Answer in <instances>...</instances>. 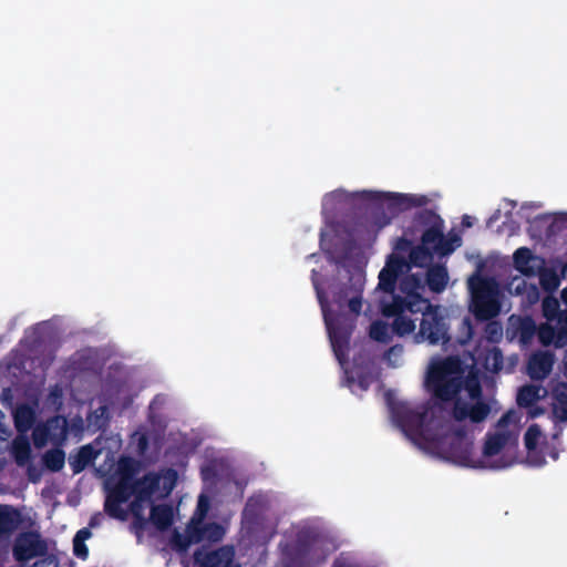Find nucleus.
<instances>
[{
	"label": "nucleus",
	"mask_w": 567,
	"mask_h": 567,
	"mask_svg": "<svg viewBox=\"0 0 567 567\" xmlns=\"http://www.w3.org/2000/svg\"><path fill=\"white\" fill-rule=\"evenodd\" d=\"M399 287L405 295L402 297L405 305L415 307L416 310L423 309V318L417 332L414 333V341L431 346L447 344L451 341L449 318L441 306L433 305L422 297L419 291L423 289L421 277L414 274L408 275L400 281Z\"/></svg>",
	"instance_id": "nucleus-1"
},
{
	"label": "nucleus",
	"mask_w": 567,
	"mask_h": 567,
	"mask_svg": "<svg viewBox=\"0 0 567 567\" xmlns=\"http://www.w3.org/2000/svg\"><path fill=\"white\" fill-rule=\"evenodd\" d=\"M311 282L323 313L333 353L339 363L343 364L347 361L350 339L354 329L353 319L344 313H332L329 310L327 295L321 287L319 272L316 269L311 271Z\"/></svg>",
	"instance_id": "nucleus-2"
},
{
	"label": "nucleus",
	"mask_w": 567,
	"mask_h": 567,
	"mask_svg": "<svg viewBox=\"0 0 567 567\" xmlns=\"http://www.w3.org/2000/svg\"><path fill=\"white\" fill-rule=\"evenodd\" d=\"M426 386L433 396L443 401H452L463 389V369L457 357H446L430 365Z\"/></svg>",
	"instance_id": "nucleus-3"
},
{
	"label": "nucleus",
	"mask_w": 567,
	"mask_h": 567,
	"mask_svg": "<svg viewBox=\"0 0 567 567\" xmlns=\"http://www.w3.org/2000/svg\"><path fill=\"white\" fill-rule=\"evenodd\" d=\"M393 421L402 432L419 447L425 450L435 433L429 422V410L425 406L413 409L406 402H390Z\"/></svg>",
	"instance_id": "nucleus-4"
},
{
	"label": "nucleus",
	"mask_w": 567,
	"mask_h": 567,
	"mask_svg": "<svg viewBox=\"0 0 567 567\" xmlns=\"http://www.w3.org/2000/svg\"><path fill=\"white\" fill-rule=\"evenodd\" d=\"M471 291L470 310L477 321H487L497 317L502 305L498 284L494 278L473 275L468 279Z\"/></svg>",
	"instance_id": "nucleus-5"
},
{
	"label": "nucleus",
	"mask_w": 567,
	"mask_h": 567,
	"mask_svg": "<svg viewBox=\"0 0 567 567\" xmlns=\"http://www.w3.org/2000/svg\"><path fill=\"white\" fill-rule=\"evenodd\" d=\"M424 451L464 466H476L473 460V442L462 427L449 434L435 433Z\"/></svg>",
	"instance_id": "nucleus-6"
},
{
	"label": "nucleus",
	"mask_w": 567,
	"mask_h": 567,
	"mask_svg": "<svg viewBox=\"0 0 567 567\" xmlns=\"http://www.w3.org/2000/svg\"><path fill=\"white\" fill-rule=\"evenodd\" d=\"M414 228H424L421 236V245L430 251L445 256L455 250L450 240L444 236V220L432 209L419 210L413 218Z\"/></svg>",
	"instance_id": "nucleus-7"
},
{
	"label": "nucleus",
	"mask_w": 567,
	"mask_h": 567,
	"mask_svg": "<svg viewBox=\"0 0 567 567\" xmlns=\"http://www.w3.org/2000/svg\"><path fill=\"white\" fill-rule=\"evenodd\" d=\"M380 310L384 317L393 318L391 327L399 337L414 332L415 322H421L423 318V309L416 310L415 307H409L401 296H393L391 302H381Z\"/></svg>",
	"instance_id": "nucleus-8"
},
{
	"label": "nucleus",
	"mask_w": 567,
	"mask_h": 567,
	"mask_svg": "<svg viewBox=\"0 0 567 567\" xmlns=\"http://www.w3.org/2000/svg\"><path fill=\"white\" fill-rule=\"evenodd\" d=\"M348 280L333 293V301L343 308L347 303L349 310L359 316L362 308V293L365 285V272L359 266L343 265Z\"/></svg>",
	"instance_id": "nucleus-9"
},
{
	"label": "nucleus",
	"mask_w": 567,
	"mask_h": 567,
	"mask_svg": "<svg viewBox=\"0 0 567 567\" xmlns=\"http://www.w3.org/2000/svg\"><path fill=\"white\" fill-rule=\"evenodd\" d=\"M362 197L364 200L373 203L378 206L385 205L392 215H396L412 207L425 206L429 202V198L424 195L399 193L363 192Z\"/></svg>",
	"instance_id": "nucleus-10"
},
{
	"label": "nucleus",
	"mask_w": 567,
	"mask_h": 567,
	"mask_svg": "<svg viewBox=\"0 0 567 567\" xmlns=\"http://www.w3.org/2000/svg\"><path fill=\"white\" fill-rule=\"evenodd\" d=\"M48 547L38 532H22L13 543L12 554L17 561L25 563L47 554Z\"/></svg>",
	"instance_id": "nucleus-11"
},
{
	"label": "nucleus",
	"mask_w": 567,
	"mask_h": 567,
	"mask_svg": "<svg viewBox=\"0 0 567 567\" xmlns=\"http://www.w3.org/2000/svg\"><path fill=\"white\" fill-rule=\"evenodd\" d=\"M491 413V406L482 399L476 400L475 403L471 404L457 399L454 402L452 415L458 421L470 420L472 423L483 422Z\"/></svg>",
	"instance_id": "nucleus-12"
},
{
	"label": "nucleus",
	"mask_w": 567,
	"mask_h": 567,
	"mask_svg": "<svg viewBox=\"0 0 567 567\" xmlns=\"http://www.w3.org/2000/svg\"><path fill=\"white\" fill-rule=\"evenodd\" d=\"M235 557L231 546H223L212 551L197 549L194 553V560L199 567H229Z\"/></svg>",
	"instance_id": "nucleus-13"
},
{
	"label": "nucleus",
	"mask_w": 567,
	"mask_h": 567,
	"mask_svg": "<svg viewBox=\"0 0 567 567\" xmlns=\"http://www.w3.org/2000/svg\"><path fill=\"white\" fill-rule=\"evenodd\" d=\"M162 476L159 473L148 472L141 478L133 482L134 496L133 502H151L153 495L161 488Z\"/></svg>",
	"instance_id": "nucleus-14"
},
{
	"label": "nucleus",
	"mask_w": 567,
	"mask_h": 567,
	"mask_svg": "<svg viewBox=\"0 0 567 567\" xmlns=\"http://www.w3.org/2000/svg\"><path fill=\"white\" fill-rule=\"evenodd\" d=\"M21 523L22 515L18 508L0 504V542L8 540Z\"/></svg>",
	"instance_id": "nucleus-15"
},
{
	"label": "nucleus",
	"mask_w": 567,
	"mask_h": 567,
	"mask_svg": "<svg viewBox=\"0 0 567 567\" xmlns=\"http://www.w3.org/2000/svg\"><path fill=\"white\" fill-rule=\"evenodd\" d=\"M538 340L544 347L553 346L556 349L567 347V329L553 326L548 322L538 328Z\"/></svg>",
	"instance_id": "nucleus-16"
},
{
	"label": "nucleus",
	"mask_w": 567,
	"mask_h": 567,
	"mask_svg": "<svg viewBox=\"0 0 567 567\" xmlns=\"http://www.w3.org/2000/svg\"><path fill=\"white\" fill-rule=\"evenodd\" d=\"M318 542V535L315 530L310 528H305L297 534L295 551L296 555L305 559V565L308 566L313 560L312 551Z\"/></svg>",
	"instance_id": "nucleus-17"
},
{
	"label": "nucleus",
	"mask_w": 567,
	"mask_h": 567,
	"mask_svg": "<svg viewBox=\"0 0 567 567\" xmlns=\"http://www.w3.org/2000/svg\"><path fill=\"white\" fill-rule=\"evenodd\" d=\"M553 364L554 357L551 353H536L528 361V375L532 380H543L551 372Z\"/></svg>",
	"instance_id": "nucleus-18"
},
{
	"label": "nucleus",
	"mask_w": 567,
	"mask_h": 567,
	"mask_svg": "<svg viewBox=\"0 0 567 567\" xmlns=\"http://www.w3.org/2000/svg\"><path fill=\"white\" fill-rule=\"evenodd\" d=\"M150 520L157 530H167L174 522L173 507L168 504L152 505Z\"/></svg>",
	"instance_id": "nucleus-19"
},
{
	"label": "nucleus",
	"mask_w": 567,
	"mask_h": 567,
	"mask_svg": "<svg viewBox=\"0 0 567 567\" xmlns=\"http://www.w3.org/2000/svg\"><path fill=\"white\" fill-rule=\"evenodd\" d=\"M96 455L97 453L90 444L81 446L75 454L71 453L69 455V465L73 474L84 471L95 460Z\"/></svg>",
	"instance_id": "nucleus-20"
},
{
	"label": "nucleus",
	"mask_w": 567,
	"mask_h": 567,
	"mask_svg": "<svg viewBox=\"0 0 567 567\" xmlns=\"http://www.w3.org/2000/svg\"><path fill=\"white\" fill-rule=\"evenodd\" d=\"M546 394L547 391L542 385L526 384L519 388L516 402L520 408L532 406Z\"/></svg>",
	"instance_id": "nucleus-21"
},
{
	"label": "nucleus",
	"mask_w": 567,
	"mask_h": 567,
	"mask_svg": "<svg viewBox=\"0 0 567 567\" xmlns=\"http://www.w3.org/2000/svg\"><path fill=\"white\" fill-rule=\"evenodd\" d=\"M449 281L447 270L444 266L436 265L429 268L426 272V284L433 292H442Z\"/></svg>",
	"instance_id": "nucleus-22"
},
{
	"label": "nucleus",
	"mask_w": 567,
	"mask_h": 567,
	"mask_svg": "<svg viewBox=\"0 0 567 567\" xmlns=\"http://www.w3.org/2000/svg\"><path fill=\"white\" fill-rule=\"evenodd\" d=\"M514 267L517 271L525 276H534L536 270L529 264L535 259L532 251L527 247H520L515 250L514 256Z\"/></svg>",
	"instance_id": "nucleus-23"
},
{
	"label": "nucleus",
	"mask_w": 567,
	"mask_h": 567,
	"mask_svg": "<svg viewBox=\"0 0 567 567\" xmlns=\"http://www.w3.org/2000/svg\"><path fill=\"white\" fill-rule=\"evenodd\" d=\"M506 442L507 435L505 433L487 434L483 446V455L487 457L497 455Z\"/></svg>",
	"instance_id": "nucleus-24"
},
{
	"label": "nucleus",
	"mask_w": 567,
	"mask_h": 567,
	"mask_svg": "<svg viewBox=\"0 0 567 567\" xmlns=\"http://www.w3.org/2000/svg\"><path fill=\"white\" fill-rule=\"evenodd\" d=\"M504 357L499 348L493 347L487 350L483 358V367L486 371L498 373L503 369Z\"/></svg>",
	"instance_id": "nucleus-25"
},
{
	"label": "nucleus",
	"mask_w": 567,
	"mask_h": 567,
	"mask_svg": "<svg viewBox=\"0 0 567 567\" xmlns=\"http://www.w3.org/2000/svg\"><path fill=\"white\" fill-rule=\"evenodd\" d=\"M59 423V416L51 417L42 426H38L33 431V442L37 447L44 446L48 442H51L50 432L52 427H56Z\"/></svg>",
	"instance_id": "nucleus-26"
},
{
	"label": "nucleus",
	"mask_w": 567,
	"mask_h": 567,
	"mask_svg": "<svg viewBox=\"0 0 567 567\" xmlns=\"http://www.w3.org/2000/svg\"><path fill=\"white\" fill-rule=\"evenodd\" d=\"M43 463L51 472H59L65 463V453L61 449H53L43 455Z\"/></svg>",
	"instance_id": "nucleus-27"
},
{
	"label": "nucleus",
	"mask_w": 567,
	"mask_h": 567,
	"mask_svg": "<svg viewBox=\"0 0 567 567\" xmlns=\"http://www.w3.org/2000/svg\"><path fill=\"white\" fill-rule=\"evenodd\" d=\"M399 275L383 267L379 274L378 289L386 293H393L396 287Z\"/></svg>",
	"instance_id": "nucleus-28"
},
{
	"label": "nucleus",
	"mask_w": 567,
	"mask_h": 567,
	"mask_svg": "<svg viewBox=\"0 0 567 567\" xmlns=\"http://www.w3.org/2000/svg\"><path fill=\"white\" fill-rule=\"evenodd\" d=\"M122 504H124L122 501L107 494L104 502V511L110 517L124 520L127 517V512L122 507Z\"/></svg>",
	"instance_id": "nucleus-29"
},
{
	"label": "nucleus",
	"mask_w": 567,
	"mask_h": 567,
	"mask_svg": "<svg viewBox=\"0 0 567 567\" xmlns=\"http://www.w3.org/2000/svg\"><path fill=\"white\" fill-rule=\"evenodd\" d=\"M112 497L126 503L132 495H134L133 483L125 482V480H118L116 484L109 489Z\"/></svg>",
	"instance_id": "nucleus-30"
},
{
	"label": "nucleus",
	"mask_w": 567,
	"mask_h": 567,
	"mask_svg": "<svg viewBox=\"0 0 567 567\" xmlns=\"http://www.w3.org/2000/svg\"><path fill=\"white\" fill-rule=\"evenodd\" d=\"M136 462L131 457H122L118 462V480H125V482L133 483L136 478Z\"/></svg>",
	"instance_id": "nucleus-31"
},
{
	"label": "nucleus",
	"mask_w": 567,
	"mask_h": 567,
	"mask_svg": "<svg viewBox=\"0 0 567 567\" xmlns=\"http://www.w3.org/2000/svg\"><path fill=\"white\" fill-rule=\"evenodd\" d=\"M137 502H132L130 507L133 514L132 529L134 530L137 538H142L148 523L151 522L140 511H136Z\"/></svg>",
	"instance_id": "nucleus-32"
},
{
	"label": "nucleus",
	"mask_w": 567,
	"mask_h": 567,
	"mask_svg": "<svg viewBox=\"0 0 567 567\" xmlns=\"http://www.w3.org/2000/svg\"><path fill=\"white\" fill-rule=\"evenodd\" d=\"M432 252L425 246L419 245L411 249L409 260L413 266L423 267L431 258Z\"/></svg>",
	"instance_id": "nucleus-33"
},
{
	"label": "nucleus",
	"mask_w": 567,
	"mask_h": 567,
	"mask_svg": "<svg viewBox=\"0 0 567 567\" xmlns=\"http://www.w3.org/2000/svg\"><path fill=\"white\" fill-rule=\"evenodd\" d=\"M543 436L540 426L536 423L528 426L524 434V445L528 452L536 450L540 437Z\"/></svg>",
	"instance_id": "nucleus-34"
},
{
	"label": "nucleus",
	"mask_w": 567,
	"mask_h": 567,
	"mask_svg": "<svg viewBox=\"0 0 567 567\" xmlns=\"http://www.w3.org/2000/svg\"><path fill=\"white\" fill-rule=\"evenodd\" d=\"M205 524L203 520L192 517L189 524L186 527V534L188 535L193 544H198L205 540Z\"/></svg>",
	"instance_id": "nucleus-35"
},
{
	"label": "nucleus",
	"mask_w": 567,
	"mask_h": 567,
	"mask_svg": "<svg viewBox=\"0 0 567 567\" xmlns=\"http://www.w3.org/2000/svg\"><path fill=\"white\" fill-rule=\"evenodd\" d=\"M484 337L487 341L496 343L503 338V326L493 319L487 320L484 327Z\"/></svg>",
	"instance_id": "nucleus-36"
},
{
	"label": "nucleus",
	"mask_w": 567,
	"mask_h": 567,
	"mask_svg": "<svg viewBox=\"0 0 567 567\" xmlns=\"http://www.w3.org/2000/svg\"><path fill=\"white\" fill-rule=\"evenodd\" d=\"M162 476L161 486H162V496H168L174 489L177 482V472L174 468H166L163 473H159Z\"/></svg>",
	"instance_id": "nucleus-37"
},
{
	"label": "nucleus",
	"mask_w": 567,
	"mask_h": 567,
	"mask_svg": "<svg viewBox=\"0 0 567 567\" xmlns=\"http://www.w3.org/2000/svg\"><path fill=\"white\" fill-rule=\"evenodd\" d=\"M369 336L379 342H388L390 340L389 327L383 321H374L370 326Z\"/></svg>",
	"instance_id": "nucleus-38"
},
{
	"label": "nucleus",
	"mask_w": 567,
	"mask_h": 567,
	"mask_svg": "<svg viewBox=\"0 0 567 567\" xmlns=\"http://www.w3.org/2000/svg\"><path fill=\"white\" fill-rule=\"evenodd\" d=\"M50 433L51 443L54 445L62 444L68 435L66 420L59 416V423L56 424V427H52Z\"/></svg>",
	"instance_id": "nucleus-39"
},
{
	"label": "nucleus",
	"mask_w": 567,
	"mask_h": 567,
	"mask_svg": "<svg viewBox=\"0 0 567 567\" xmlns=\"http://www.w3.org/2000/svg\"><path fill=\"white\" fill-rule=\"evenodd\" d=\"M205 540L210 543L220 542L225 535L224 527L218 523H207L205 524Z\"/></svg>",
	"instance_id": "nucleus-40"
},
{
	"label": "nucleus",
	"mask_w": 567,
	"mask_h": 567,
	"mask_svg": "<svg viewBox=\"0 0 567 567\" xmlns=\"http://www.w3.org/2000/svg\"><path fill=\"white\" fill-rule=\"evenodd\" d=\"M463 388L466 390L470 399L480 400L482 399V386L477 378L468 377L463 378Z\"/></svg>",
	"instance_id": "nucleus-41"
},
{
	"label": "nucleus",
	"mask_w": 567,
	"mask_h": 567,
	"mask_svg": "<svg viewBox=\"0 0 567 567\" xmlns=\"http://www.w3.org/2000/svg\"><path fill=\"white\" fill-rule=\"evenodd\" d=\"M384 267L400 276L404 269L409 267V265L404 257L400 256L399 254H391L388 257Z\"/></svg>",
	"instance_id": "nucleus-42"
},
{
	"label": "nucleus",
	"mask_w": 567,
	"mask_h": 567,
	"mask_svg": "<svg viewBox=\"0 0 567 567\" xmlns=\"http://www.w3.org/2000/svg\"><path fill=\"white\" fill-rule=\"evenodd\" d=\"M171 543L173 548H175L178 551L187 550L188 547L193 544L186 533L182 534L178 530H175L173 533Z\"/></svg>",
	"instance_id": "nucleus-43"
},
{
	"label": "nucleus",
	"mask_w": 567,
	"mask_h": 567,
	"mask_svg": "<svg viewBox=\"0 0 567 567\" xmlns=\"http://www.w3.org/2000/svg\"><path fill=\"white\" fill-rule=\"evenodd\" d=\"M560 311L559 309V303L556 299H545L544 302H543V313H544V317L549 320V321H553L555 320V318L557 317L558 312Z\"/></svg>",
	"instance_id": "nucleus-44"
},
{
	"label": "nucleus",
	"mask_w": 567,
	"mask_h": 567,
	"mask_svg": "<svg viewBox=\"0 0 567 567\" xmlns=\"http://www.w3.org/2000/svg\"><path fill=\"white\" fill-rule=\"evenodd\" d=\"M30 445L28 442L14 444V457L19 465H23L30 457Z\"/></svg>",
	"instance_id": "nucleus-45"
},
{
	"label": "nucleus",
	"mask_w": 567,
	"mask_h": 567,
	"mask_svg": "<svg viewBox=\"0 0 567 567\" xmlns=\"http://www.w3.org/2000/svg\"><path fill=\"white\" fill-rule=\"evenodd\" d=\"M209 501L206 495L200 494L197 502V507L193 517L203 520L208 512Z\"/></svg>",
	"instance_id": "nucleus-46"
},
{
	"label": "nucleus",
	"mask_w": 567,
	"mask_h": 567,
	"mask_svg": "<svg viewBox=\"0 0 567 567\" xmlns=\"http://www.w3.org/2000/svg\"><path fill=\"white\" fill-rule=\"evenodd\" d=\"M553 399L555 403L567 405V383L561 382L553 390Z\"/></svg>",
	"instance_id": "nucleus-47"
},
{
	"label": "nucleus",
	"mask_w": 567,
	"mask_h": 567,
	"mask_svg": "<svg viewBox=\"0 0 567 567\" xmlns=\"http://www.w3.org/2000/svg\"><path fill=\"white\" fill-rule=\"evenodd\" d=\"M551 413L555 421L567 423V405L554 402Z\"/></svg>",
	"instance_id": "nucleus-48"
},
{
	"label": "nucleus",
	"mask_w": 567,
	"mask_h": 567,
	"mask_svg": "<svg viewBox=\"0 0 567 567\" xmlns=\"http://www.w3.org/2000/svg\"><path fill=\"white\" fill-rule=\"evenodd\" d=\"M73 553L76 557L85 559L89 555V549L80 537L73 539Z\"/></svg>",
	"instance_id": "nucleus-49"
},
{
	"label": "nucleus",
	"mask_w": 567,
	"mask_h": 567,
	"mask_svg": "<svg viewBox=\"0 0 567 567\" xmlns=\"http://www.w3.org/2000/svg\"><path fill=\"white\" fill-rule=\"evenodd\" d=\"M32 567H59V561L53 555H43L41 559H38Z\"/></svg>",
	"instance_id": "nucleus-50"
},
{
	"label": "nucleus",
	"mask_w": 567,
	"mask_h": 567,
	"mask_svg": "<svg viewBox=\"0 0 567 567\" xmlns=\"http://www.w3.org/2000/svg\"><path fill=\"white\" fill-rule=\"evenodd\" d=\"M413 248L412 240L406 237H399L394 244V250L398 252H409Z\"/></svg>",
	"instance_id": "nucleus-51"
},
{
	"label": "nucleus",
	"mask_w": 567,
	"mask_h": 567,
	"mask_svg": "<svg viewBox=\"0 0 567 567\" xmlns=\"http://www.w3.org/2000/svg\"><path fill=\"white\" fill-rule=\"evenodd\" d=\"M332 567H359V565L351 557L341 554L334 559Z\"/></svg>",
	"instance_id": "nucleus-52"
},
{
	"label": "nucleus",
	"mask_w": 567,
	"mask_h": 567,
	"mask_svg": "<svg viewBox=\"0 0 567 567\" xmlns=\"http://www.w3.org/2000/svg\"><path fill=\"white\" fill-rule=\"evenodd\" d=\"M148 449V437L145 434H141L137 439V451L143 455Z\"/></svg>",
	"instance_id": "nucleus-53"
},
{
	"label": "nucleus",
	"mask_w": 567,
	"mask_h": 567,
	"mask_svg": "<svg viewBox=\"0 0 567 567\" xmlns=\"http://www.w3.org/2000/svg\"><path fill=\"white\" fill-rule=\"evenodd\" d=\"M526 409H528V416L530 419H536L545 413V409L543 406L536 405V403H534L532 406H527Z\"/></svg>",
	"instance_id": "nucleus-54"
},
{
	"label": "nucleus",
	"mask_w": 567,
	"mask_h": 567,
	"mask_svg": "<svg viewBox=\"0 0 567 567\" xmlns=\"http://www.w3.org/2000/svg\"><path fill=\"white\" fill-rule=\"evenodd\" d=\"M463 328L466 330V340H471L474 336V327L470 318H464L462 321Z\"/></svg>",
	"instance_id": "nucleus-55"
},
{
	"label": "nucleus",
	"mask_w": 567,
	"mask_h": 567,
	"mask_svg": "<svg viewBox=\"0 0 567 567\" xmlns=\"http://www.w3.org/2000/svg\"><path fill=\"white\" fill-rule=\"evenodd\" d=\"M555 319L556 326L567 329V309L560 310Z\"/></svg>",
	"instance_id": "nucleus-56"
},
{
	"label": "nucleus",
	"mask_w": 567,
	"mask_h": 567,
	"mask_svg": "<svg viewBox=\"0 0 567 567\" xmlns=\"http://www.w3.org/2000/svg\"><path fill=\"white\" fill-rule=\"evenodd\" d=\"M358 385L362 391H367L369 389L370 382L367 377H360L358 380Z\"/></svg>",
	"instance_id": "nucleus-57"
},
{
	"label": "nucleus",
	"mask_w": 567,
	"mask_h": 567,
	"mask_svg": "<svg viewBox=\"0 0 567 567\" xmlns=\"http://www.w3.org/2000/svg\"><path fill=\"white\" fill-rule=\"evenodd\" d=\"M91 536V532L87 528L80 529L74 537H80L83 542L85 538Z\"/></svg>",
	"instance_id": "nucleus-58"
},
{
	"label": "nucleus",
	"mask_w": 567,
	"mask_h": 567,
	"mask_svg": "<svg viewBox=\"0 0 567 567\" xmlns=\"http://www.w3.org/2000/svg\"><path fill=\"white\" fill-rule=\"evenodd\" d=\"M511 413L507 412L501 416L498 420V426H505L509 422Z\"/></svg>",
	"instance_id": "nucleus-59"
},
{
	"label": "nucleus",
	"mask_w": 567,
	"mask_h": 567,
	"mask_svg": "<svg viewBox=\"0 0 567 567\" xmlns=\"http://www.w3.org/2000/svg\"><path fill=\"white\" fill-rule=\"evenodd\" d=\"M27 413L28 415L31 414V412L28 410V409H24V410H19L16 414V424L17 426L19 427L20 426V420H21V416L22 414Z\"/></svg>",
	"instance_id": "nucleus-60"
},
{
	"label": "nucleus",
	"mask_w": 567,
	"mask_h": 567,
	"mask_svg": "<svg viewBox=\"0 0 567 567\" xmlns=\"http://www.w3.org/2000/svg\"><path fill=\"white\" fill-rule=\"evenodd\" d=\"M446 240H450L451 245H453L455 248L461 244V238L457 235H451L449 238H446Z\"/></svg>",
	"instance_id": "nucleus-61"
},
{
	"label": "nucleus",
	"mask_w": 567,
	"mask_h": 567,
	"mask_svg": "<svg viewBox=\"0 0 567 567\" xmlns=\"http://www.w3.org/2000/svg\"><path fill=\"white\" fill-rule=\"evenodd\" d=\"M462 225L464 227H472L473 226L472 217L468 215H464L462 218Z\"/></svg>",
	"instance_id": "nucleus-62"
},
{
	"label": "nucleus",
	"mask_w": 567,
	"mask_h": 567,
	"mask_svg": "<svg viewBox=\"0 0 567 567\" xmlns=\"http://www.w3.org/2000/svg\"><path fill=\"white\" fill-rule=\"evenodd\" d=\"M255 498L254 497H250L246 504V508H245V512H250L252 511V507L255 506Z\"/></svg>",
	"instance_id": "nucleus-63"
},
{
	"label": "nucleus",
	"mask_w": 567,
	"mask_h": 567,
	"mask_svg": "<svg viewBox=\"0 0 567 567\" xmlns=\"http://www.w3.org/2000/svg\"><path fill=\"white\" fill-rule=\"evenodd\" d=\"M561 298H563V300L567 303V289H564V290L561 291Z\"/></svg>",
	"instance_id": "nucleus-64"
}]
</instances>
